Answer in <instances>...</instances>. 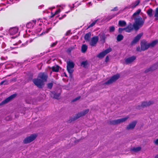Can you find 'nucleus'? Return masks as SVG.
<instances>
[{"instance_id":"f257e3e1","label":"nucleus","mask_w":158,"mask_h":158,"mask_svg":"<svg viewBox=\"0 0 158 158\" xmlns=\"http://www.w3.org/2000/svg\"><path fill=\"white\" fill-rule=\"evenodd\" d=\"M39 22L42 23H39V26L36 27L35 31V34H33L29 35L27 34L23 35V37H26L29 36L30 37L29 40H27L26 43L22 44H21V42L20 40H19L18 42L13 44L14 46L16 45L17 46V47H11V48L12 49H14L15 48L24 47L27 45L28 43H30L32 42L34 39L37 37V36H41L48 33L49 30V29L46 30L45 31H43L41 34H40L39 33L43 29L42 25H43V21L42 19H39L38 20V23H39Z\"/></svg>"},{"instance_id":"f03ea898","label":"nucleus","mask_w":158,"mask_h":158,"mask_svg":"<svg viewBox=\"0 0 158 158\" xmlns=\"http://www.w3.org/2000/svg\"><path fill=\"white\" fill-rule=\"evenodd\" d=\"M141 11L140 9H138L133 14L132 17V18L135 20L133 26L134 28L135 29L137 30L142 27L144 23L145 19H143L139 16Z\"/></svg>"},{"instance_id":"7ed1b4c3","label":"nucleus","mask_w":158,"mask_h":158,"mask_svg":"<svg viewBox=\"0 0 158 158\" xmlns=\"http://www.w3.org/2000/svg\"><path fill=\"white\" fill-rule=\"evenodd\" d=\"M74 64L71 60L67 62V70L70 74H71L73 72V69L74 67Z\"/></svg>"},{"instance_id":"20e7f679","label":"nucleus","mask_w":158,"mask_h":158,"mask_svg":"<svg viewBox=\"0 0 158 158\" xmlns=\"http://www.w3.org/2000/svg\"><path fill=\"white\" fill-rule=\"evenodd\" d=\"M18 28L17 27H13L10 28L9 30H7V33H4V35H7L8 33L11 35H13L18 33Z\"/></svg>"},{"instance_id":"39448f33","label":"nucleus","mask_w":158,"mask_h":158,"mask_svg":"<svg viewBox=\"0 0 158 158\" xmlns=\"http://www.w3.org/2000/svg\"><path fill=\"white\" fill-rule=\"evenodd\" d=\"M99 40V37L98 36H95L92 37L89 40L90 45L92 47L96 46Z\"/></svg>"},{"instance_id":"423d86ee","label":"nucleus","mask_w":158,"mask_h":158,"mask_svg":"<svg viewBox=\"0 0 158 158\" xmlns=\"http://www.w3.org/2000/svg\"><path fill=\"white\" fill-rule=\"evenodd\" d=\"M120 77V75L119 74H117L112 76L109 80L105 84H110L114 82Z\"/></svg>"},{"instance_id":"0eeeda50","label":"nucleus","mask_w":158,"mask_h":158,"mask_svg":"<svg viewBox=\"0 0 158 158\" xmlns=\"http://www.w3.org/2000/svg\"><path fill=\"white\" fill-rule=\"evenodd\" d=\"M37 135L36 134H33L30 136L26 138L23 141L25 143H30L34 140L36 138Z\"/></svg>"},{"instance_id":"6e6552de","label":"nucleus","mask_w":158,"mask_h":158,"mask_svg":"<svg viewBox=\"0 0 158 158\" xmlns=\"http://www.w3.org/2000/svg\"><path fill=\"white\" fill-rule=\"evenodd\" d=\"M33 81L34 84L39 88H42L44 85L43 81L39 78L33 79Z\"/></svg>"},{"instance_id":"1a4fd4ad","label":"nucleus","mask_w":158,"mask_h":158,"mask_svg":"<svg viewBox=\"0 0 158 158\" xmlns=\"http://www.w3.org/2000/svg\"><path fill=\"white\" fill-rule=\"evenodd\" d=\"M128 118V117H126L116 120H112L110 122V123L111 124H116L120 123L125 121Z\"/></svg>"},{"instance_id":"9d476101","label":"nucleus","mask_w":158,"mask_h":158,"mask_svg":"<svg viewBox=\"0 0 158 158\" xmlns=\"http://www.w3.org/2000/svg\"><path fill=\"white\" fill-rule=\"evenodd\" d=\"M112 51V49L111 48H109L105 50L100 53L97 56V57L99 58H102L104 57L106 54Z\"/></svg>"},{"instance_id":"9b49d317","label":"nucleus","mask_w":158,"mask_h":158,"mask_svg":"<svg viewBox=\"0 0 158 158\" xmlns=\"http://www.w3.org/2000/svg\"><path fill=\"white\" fill-rule=\"evenodd\" d=\"M89 110H85L78 113L77 114L75 117H74L73 118H72L71 121H73L77 119L78 118L81 117V116L84 115L88 113L89 112Z\"/></svg>"},{"instance_id":"f8f14e48","label":"nucleus","mask_w":158,"mask_h":158,"mask_svg":"<svg viewBox=\"0 0 158 158\" xmlns=\"http://www.w3.org/2000/svg\"><path fill=\"white\" fill-rule=\"evenodd\" d=\"M16 94H13L10 96L9 97L6 98L4 100H3L2 102H1L0 104V105H2L5 104H6L8 102H9V101H10V100H12L16 96Z\"/></svg>"},{"instance_id":"ddd939ff","label":"nucleus","mask_w":158,"mask_h":158,"mask_svg":"<svg viewBox=\"0 0 158 158\" xmlns=\"http://www.w3.org/2000/svg\"><path fill=\"white\" fill-rule=\"evenodd\" d=\"M38 77L39 79H41V80L42 81L44 82L46 81L48 78V75L46 73H40L39 74Z\"/></svg>"},{"instance_id":"4468645a","label":"nucleus","mask_w":158,"mask_h":158,"mask_svg":"<svg viewBox=\"0 0 158 158\" xmlns=\"http://www.w3.org/2000/svg\"><path fill=\"white\" fill-rule=\"evenodd\" d=\"M101 19L100 18H98L94 21H93V22L90 23V24L89 25L87 29L91 27H93L95 24H98L99 25H100L102 24V21H101Z\"/></svg>"},{"instance_id":"2eb2a0df","label":"nucleus","mask_w":158,"mask_h":158,"mask_svg":"<svg viewBox=\"0 0 158 158\" xmlns=\"http://www.w3.org/2000/svg\"><path fill=\"white\" fill-rule=\"evenodd\" d=\"M117 14H110L108 15L106 17H104L103 18H101V21H102V23H104L105 22H107L110 19H112L114 18L115 16H116Z\"/></svg>"},{"instance_id":"dca6fc26","label":"nucleus","mask_w":158,"mask_h":158,"mask_svg":"<svg viewBox=\"0 0 158 158\" xmlns=\"http://www.w3.org/2000/svg\"><path fill=\"white\" fill-rule=\"evenodd\" d=\"M140 0H137L135 1L134 2H132L131 4L129 6H127L125 8L124 10H124L125 9H126L127 8H132L134 9L140 3Z\"/></svg>"},{"instance_id":"f3484780","label":"nucleus","mask_w":158,"mask_h":158,"mask_svg":"<svg viewBox=\"0 0 158 158\" xmlns=\"http://www.w3.org/2000/svg\"><path fill=\"white\" fill-rule=\"evenodd\" d=\"M141 50L144 51L149 47V44H147L146 41L145 40H142L141 43Z\"/></svg>"},{"instance_id":"a211bd4d","label":"nucleus","mask_w":158,"mask_h":158,"mask_svg":"<svg viewBox=\"0 0 158 158\" xmlns=\"http://www.w3.org/2000/svg\"><path fill=\"white\" fill-rule=\"evenodd\" d=\"M143 35L142 33H140L138 34L133 39L131 43V44L133 45L136 44L140 39Z\"/></svg>"},{"instance_id":"6ab92c4d","label":"nucleus","mask_w":158,"mask_h":158,"mask_svg":"<svg viewBox=\"0 0 158 158\" xmlns=\"http://www.w3.org/2000/svg\"><path fill=\"white\" fill-rule=\"evenodd\" d=\"M133 24L129 23L128 25L125 28H124L126 32H130L133 29Z\"/></svg>"},{"instance_id":"aec40b11","label":"nucleus","mask_w":158,"mask_h":158,"mask_svg":"<svg viewBox=\"0 0 158 158\" xmlns=\"http://www.w3.org/2000/svg\"><path fill=\"white\" fill-rule=\"evenodd\" d=\"M136 58V57L135 56H132L125 59V63L127 64H130L134 60H135V59Z\"/></svg>"},{"instance_id":"412c9836","label":"nucleus","mask_w":158,"mask_h":158,"mask_svg":"<svg viewBox=\"0 0 158 158\" xmlns=\"http://www.w3.org/2000/svg\"><path fill=\"white\" fill-rule=\"evenodd\" d=\"M153 103V102L152 101H149L148 102H143L142 103L141 106H140L139 107H137V108L140 109L141 108L140 107H144L145 106H148L152 104Z\"/></svg>"},{"instance_id":"4be33fe9","label":"nucleus","mask_w":158,"mask_h":158,"mask_svg":"<svg viewBox=\"0 0 158 158\" xmlns=\"http://www.w3.org/2000/svg\"><path fill=\"white\" fill-rule=\"evenodd\" d=\"M136 123V121H134L132 123H130L129 125L127 127V129L129 130L130 129H133L135 126Z\"/></svg>"},{"instance_id":"5701e85b","label":"nucleus","mask_w":158,"mask_h":158,"mask_svg":"<svg viewBox=\"0 0 158 158\" xmlns=\"http://www.w3.org/2000/svg\"><path fill=\"white\" fill-rule=\"evenodd\" d=\"M100 41L102 42L103 43L105 42L106 36L104 33H102L100 35Z\"/></svg>"},{"instance_id":"b1692460","label":"nucleus","mask_w":158,"mask_h":158,"mask_svg":"<svg viewBox=\"0 0 158 158\" xmlns=\"http://www.w3.org/2000/svg\"><path fill=\"white\" fill-rule=\"evenodd\" d=\"M60 95V93L56 94L55 92H53L52 93L51 96L53 98L58 99Z\"/></svg>"},{"instance_id":"393cba45","label":"nucleus","mask_w":158,"mask_h":158,"mask_svg":"<svg viewBox=\"0 0 158 158\" xmlns=\"http://www.w3.org/2000/svg\"><path fill=\"white\" fill-rule=\"evenodd\" d=\"M147 13L149 17H152L153 15V10L151 8L147 10Z\"/></svg>"},{"instance_id":"a878e982","label":"nucleus","mask_w":158,"mask_h":158,"mask_svg":"<svg viewBox=\"0 0 158 158\" xmlns=\"http://www.w3.org/2000/svg\"><path fill=\"white\" fill-rule=\"evenodd\" d=\"M126 22L124 20H119L118 21V25L119 26L123 27H125L126 25Z\"/></svg>"},{"instance_id":"bb28decb","label":"nucleus","mask_w":158,"mask_h":158,"mask_svg":"<svg viewBox=\"0 0 158 158\" xmlns=\"http://www.w3.org/2000/svg\"><path fill=\"white\" fill-rule=\"evenodd\" d=\"M91 36V33L90 32H89L86 33L85 35L84 39L86 41H89V39Z\"/></svg>"},{"instance_id":"cd10ccee","label":"nucleus","mask_w":158,"mask_h":158,"mask_svg":"<svg viewBox=\"0 0 158 158\" xmlns=\"http://www.w3.org/2000/svg\"><path fill=\"white\" fill-rule=\"evenodd\" d=\"M156 68H157L156 64H155L153 66H152V67H150V68L146 70L145 72H147L149 71H153V70H155Z\"/></svg>"},{"instance_id":"c85d7f7f","label":"nucleus","mask_w":158,"mask_h":158,"mask_svg":"<svg viewBox=\"0 0 158 158\" xmlns=\"http://www.w3.org/2000/svg\"><path fill=\"white\" fill-rule=\"evenodd\" d=\"M59 67L57 65H55L53 66L52 68V70L53 72H57L59 71Z\"/></svg>"},{"instance_id":"c756f323","label":"nucleus","mask_w":158,"mask_h":158,"mask_svg":"<svg viewBox=\"0 0 158 158\" xmlns=\"http://www.w3.org/2000/svg\"><path fill=\"white\" fill-rule=\"evenodd\" d=\"M87 49V46L85 44H83L81 47V52L85 53Z\"/></svg>"},{"instance_id":"7c9ffc66","label":"nucleus","mask_w":158,"mask_h":158,"mask_svg":"<svg viewBox=\"0 0 158 158\" xmlns=\"http://www.w3.org/2000/svg\"><path fill=\"white\" fill-rule=\"evenodd\" d=\"M158 42V40H155L151 43L149 44V47H153Z\"/></svg>"},{"instance_id":"2f4dec72","label":"nucleus","mask_w":158,"mask_h":158,"mask_svg":"<svg viewBox=\"0 0 158 158\" xmlns=\"http://www.w3.org/2000/svg\"><path fill=\"white\" fill-rule=\"evenodd\" d=\"M3 39V38H2V36H0V40H1V41L0 42V44H2V47L3 48H4L6 46V44L5 43L2 41V39Z\"/></svg>"},{"instance_id":"473e14b6","label":"nucleus","mask_w":158,"mask_h":158,"mask_svg":"<svg viewBox=\"0 0 158 158\" xmlns=\"http://www.w3.org/2000/svg\"><path fill=\"white\" fill-rule=\"evenodd\" d=\"M123 38V36L121 34H119L117 36V40L118 41H120L122 40Z\"/></svg>"},{"instance_id":"72a5a7b5","label":"nucleus","mask_w":158,"mask_h":158,"mask_svg":"<svg viewBox=\"0 0 158 158\" xmlns=\"http://www.w3.org/2000/svg\"><path fill=\"white\" fill-rule=\"evenodd\" d=\"M34 26V24L33 23L30 22L27 23L26 25V27L28 28H32Z\"/></svg>"},{"instance_id":"f704fd0d","label":"nucleus","mask_w":158,"mask_h":158,"mask_svg":"<svg viewBox=\"0 0 158 158\" xmlns=\"http://www.w3.org/2000/svg\"><path fill=\"white\" fill-rule=\"evenodd\" d=\"M141 149V147H138L136 148H133L132 150L135 152H137L139 151Z\"/></svg>"},{"instance_id":"c9c22d12","label":"nucleus","mask_w":158,"mask_h":158,"mask_svg":"<svg viewBox=\"0 0 158 158\" xmlns=\"http://www.w3.org/2000/svg\"><path fill=\"white\" fill-rule=\"evenodd\" d=\"M15 63L14 62H9L8 63H7L6 64H10V66L8 67L7 66V65L6 66V68H12L14 66V65L15 64Z\"/></svg>"},{"instance_id":"e433bc0d","label":"nucleus","mask_w":158,"mask_h":158,"mask_svg":"<svg viewBox=\"0 0 158 158\" xmlns=\"http://www.w3.org/2000/svg\"><path fill=\"white\" fill-rule=\"evenodd\" d=\"M61 10L60 9H59L57 10H56L55 13L53 14L52 12H51L52 16H51V17H53L55 15H57L59 13H60L61 11Z\"/></svg>"},{"instance_id":"4c0bfd02","label":"nucleus","mask_w":158,"mask_h":158,"mask_svg":"<svg viewBox=\"0 0 158 158\" xmlns=\"http://www.w3.org/2000/svg\"><path fill=\"white\" fill-rule=\"evenodd\" d=\"M154 17L156 18V19H158V7L156 8L155 10Z\"/></svg>"},{"instance_id":"58836bf2","label":"nucleus","mask_w":158,"mask_h":158,"mask_svg":"<svg viewBox=\"0 0 158 158\" xmlns=\"http://www.w3.org/2000/svg\"><path fill=\"white\" fill-rule=\"evenodd\" d=\"M8 84V81L6 80L1 82L0 85H7Z\"/></svg>"},{"instance_id":"ea45409f","label":"nucleus","mask_w":158,"mask_h":158,"mask_svg":"<svg viewBox=\"0 0 158 158\" xmlns=\"http://www.w3.org/2000/svg\"><path fill=\"white\" fill-rule=\"evenodd\" d=\"M7 59V56H1L0 57V59L1 60L4 61L6 60Z\"/></svg>"},{"instance_id":"a19ab883","label":"nucleus","mask_w":158,"mask_h":158,"mask_svg":"<svg viewBox=\"0 0 158 158\" xmlns=\"http://www.w3.org/2000/svg\"><path fill=\"white\" fill-rule=\"evenodd\" d=\"M73 49V47H70L68 48L67 50V52L68 53H70Z\"/></svg>"},{"instance_id":"79ce46f5","label":"nucleus","mask_w":158,"mask_h":158,"mask_svg":"<svg viewBox=\"0 0 158 158\" xmlns=\"http://www.w3.org/2000/svg\"><path fill=\"white\" fill-rule=\"evenodd\" d=\"M87 61H83L81 63V65H83L84 67H85L87 65Z\"/></svg>"},{"instance_id":"37998d69","label":"nucleus","mask_w":158,"mask_h":158,"mask_svg":"<svg viewBox=\"0 0 158 158\" xmlns=\"http://www.w3.org/2000/svg\"><path fill=\"white\" fill-rule=\"evenodd\" d=\"M47 86L48 88L51 89L53 86V83H49L48 84Z\"/></svg>"},{"instance_id":"c03bdc74","label":"nucleus","mask_w":158,"mask_h":158,"mask_svg":"<svg viewBox=\"0 0 158 158\" xmlns=\"http://www.w3.org/2000/svg\"><path fill=\"white\" fill-rule=\"evenodd\" d=\"M115 28L114 26H111L110 27V32H112L114 30Z\"/></svg>"},{"instance_id":"a18cd8bd","label":"nucleus","mask_w":158,"mask_h":158,"mask_svg":"<svg viewBox=\"0 0 158 158\" xmlns=\"http://www.w3.org/2000/svg\"><path fill=\"white\" fill-rule=\"evenodd\" d=\"M58 43L57 41H56L55 42L52 43L51 45V47H54Z\"/></svg>"},{"instance_id":"49530a36","label":"nucleus","mask_w":158,"mask_h":158,"mask_svg":"<svg viewBox=\"0 0 158 158\" xmlns=\"http://www.w3.org/2000/svg\"><path fill=\"white\" fill-rule=\"evenodd\" d=\"M76 3H75L74 4H73V6H71L70 5H69V6L70 8V9H71V10H72L73 8L74 7L76 6L75 5H76Z\"/></svg>"},{"instance_id":"de8ad7c7","label":"nucleus","mask_w":158,"mask_h":158,"mask_svg":"<svg viewBox=\"0 0 158 158\" xmlns=\"http://www.w3.org/2000/svg\"><path fill=\"white\" fill-rule=\"evenodd\" d=\"M80 96L78 97H77V98H75L73 100H72V102H74L76 101L77 100L80 99Z\"/></svg>"},{"instance_id":"09e8293b","label":"nucleus","mask_w":158,"mask_h":158,"mask_svg":"<svg viewBox=\"0 0 158 158\" xmlns=\"http://www.w3.org/2000/svg\"><path fill=\"white\" fill-rule=\"evenodd\" d=\"M124 30H125L124 28H119L118 29V32L119 33H121L122 32V31Z\"/></svg>"},{"instance_id":"8fccbe9b","label":"nucleus","mask_w":158,"mask_h":158,"mask_svg":"<svg viewBox=\"0 0 158 158\" xmlns=\"http://www.w3.org/2000/svg\"><path fill=\"white\" fill-rule=\"evenodd\" d=\"M71 31L70 30H69L67 31L65 33V35L68 36L69 35V34L70 33Z\"/></svg>"},{"instance_id":"3c124183","label":"nucleus","mask_w":158,"mask_h":158,"mask_svg":"<svg viewBox=\"0 0 158 158\" xmlns=\"http://www.w3.org/2000/svg\"><path fill=\"white\" fill-rule=\"evenodd\" d=\"M136 50H137V51H139V52H140V51H141V50H141V48H140L139 47H137V48H136Z\"/></svg>"},{"instance_id":"603ef678","label":"nucleus","mask_w":158,"mask_h":158,"mask_svg":"<svg viewBox=\"0 0 158 158\" xmlns=\"http://www.w3.org/2000/svg\"><path fill=\"white\" fill-rule=\"evenodd\" d=\"M66 16V15L64 14V15H63V16H62L61 17H60L59 18V19H62L64 18Z\"/></svg>"},{"instance_id":"864d4df0","label":"nucleus","mask_w":158,"mask_h":158,"mask_svg":"<svg viewBox=\"0 0 158 158\" xmlns=\"http://www.w3.org/2000/svg\"><path fill=\"white\" fill-rule=\"evenodd\" d=\"M92 5V4L91 3V2H90L87 3V6L89 7L90 6H91Z\"/></svg>"},{"instance_id":"5fc2aeb1","label":"nucleus","mask_w":158,"mask_h":158,"mask_svg":"<svg viewBox=\"0 0 158 158\" xmlns=\"http://www.w3.org/2000/svg\"><path fill=\"white\" fill-rule=\"evenodd\" d=\"M109 57L108 56H107L106 58L105 61L106 62H108L109 60Z\"/></svg>"},{"instance_id":"6e6d98bb","label":"nucleus","mask_w":158,"mask_h":158,"mask_svg":"<svg viewBox=\"0 0 158 158\" xmlns=\"http://www.w3.org/2000/svg\"><path fill=\"white\" fill-rule=\"evenodd\" d=\"M156 145H158V139H156L155 141H154Z\"/></svg>"},{"instance_id":"4d7b16f0","label":"nucleus","mask_w":158,"mask_h":158,"mask_svg":"<svg viewBox=\"0 0 158 158\" xmlns=\"http://www.w3.org/2000/svg\"><path fill=\"white\" fill-rule=\"evenodd\" d=\"M118 10V7H115L112 10L113 11H115L117 10Z\"/></svg>"},{"instance_id":"13d9d810","label":"nucleus","mask_w":158,"mask_h":158,"mask_svg":"<svg viewBox=\"0 0 158 158\" xmlns=\"http://www.w3.org/2000/svg\"><path fill=\"white\" fill-rule=\"evenodd\" d=\"M6 120H10V117H9V116L7 117L6 118Z\"/></svg>"},{"instance_id":"bf43d9fd","label":"nucleus","mask_w":158,"mask_h":158,"mask_svg":"<svg viewBox=\"0 0 158 158\" xmlns=\"http://www.w3.org/2000/svg\"><path fill=\"white\" fill-rule=\"evenodd\" d=\"M33 21L34 24H36V20H34Z\"/></svg>"},{"instance_id":"052dcab7","label":"nucleus","mask_w":158,"mask_h":158,"mask_svg":"<svg viewBox=\"0 0 158 158\" xmlns=\"http://www.w3.org/2000/svg\"><path fill=\"white\" fill-rule=\"evenodd\" d=\"M55 8V7L54 6H53V7H50V8H49V9H50L51 10H52V9H54Z\"/></svg>"},{"instance_id":"680f3d73","label":"nucleus","mask_w":158,"mask_h":158,"mask_svg":"<svg viewBox=\"0 0 158 158\" xmlns=\"http://www.w3.org/2000/svg\"><path fill=\"white\" fill-rule=\"evenodd\" d=\"M75 3H76V5H76V6L75 7H77V6H78L79 5L78 4V3H77V2H76Z\"/></svg>"},{"instance_id":"e2e57ef3","label":"nucleus","mask_w":158,"mask_h":158,"mask_svg":"<svg viewBox=\"0 0 158 158\" xmlns=\"http://www.w3.org/2000/svg\"><path fill=\"white\" fill-rule=\"evenodd\" d=\"M3 29V28L2 27H0V31H2Z\"/></svg>"},{"instance_id":"0e129e2a","label":"nucleus","mask_w":158,"mask_h":158,"mask_svg":"<svg viewBox=\"0 0 158 158\" xmlns=\"http://www.w3.org/2000/svg\"><path fill=\"white\" fill-rule=\"evenodd\" d=\"M43 6H39V8L40 9L41 7H43Z\"/></svg>"},{"instance_id":"69168bd1","label":"nucleus","mask_w":158,"mask_h":158,"mask_svg":"<svg viewBox=\"0 0 158 158\" xmlns=\"http://www.w3.org/2000/svg\"><path fill=\"white\" fill-rule=\"evenodd\" d=\"M155 158H158V155H156L155 157Z\"/></svg>"},{"instance_id":"338daca9","label":"nucleus","mask_w":158,"mask_h":158,"mask_svg":"<svg viewBox=\"0 0 158 158\" xmlns=\"http://www.w3.org/2000/svg\"><path fill=\"white\" fill-rule=\"evenodd\" d=\"M70 10H69V11H68V12H66V13H68L69 12H70Z\"/></svg>"},{"instance_id":"774afa93","label":"nucleus","mask_w":158,"mask_h":158,"mask_svg":"<svg viewBox=\"0 0 158 158\" xmlns=\"http://www.w3.org/2000/svg\"><path fill=\"white\" fill-rule=\"evenodd\" d=\"M12 38H14V37H12Z\"/></svg>"}]
</instances>
